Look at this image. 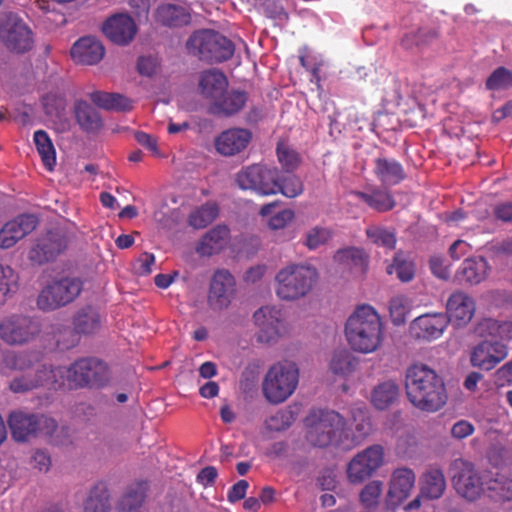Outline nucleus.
Instances as JSON below:
<instances>
[{
  "label": "nucleus",
  "instance_id": "5fc2aeb1",
  "mask_svg": "<svg viewBox=\"0 0 512 512\" xmlns=\"http://www.w3.org/2000/svg\"><path fill=\"white\" fill-rule=\"evenodd\" d=\"M332 237V232L329 228L322 226H315L307 231L305 235L304 245L309 250H315L320 246L326 244Z\"/></svg>",
  "mask_w": 512,
  "mask_h": 512
},
{
  "label": "nucleus",
  "instance_id": "412c9836",
  "mask_svg": "<svg viewBox=\"0 0 512 512\" xmlns=\"http://www.w3.org/2000/svg\"><path fill=\"white\" fill-rule=\"evenodd\" d=\"M248 99L249 95L246 91L226 89L209 103L208 113L221 118L233 117L245 107Z\"/></svg>",
  "mask_w": 512,
  "mask_h": 512
},
{
  "label": "nucleus",
  "instance_id": "c756f323",
  "mask_svg": "<svg viewBox=\"0 0 512 512\" xmlns=\"http://www.w3.org/2000/svg\"><path fill=\"white\" fill-rule=\"evenodd\" d=\"M489 265L483 257L465 259L456 272V279L460 284H478L488 274Z\"/></svg>",
  "mask_w": 512,
  "mask_h": 512
},
{
  "label": "nucleus",
  "instance_id": "72a5a7b5",
  "mask_svg": "<svg viewBox=\"0 0 512 512\" xmlns=\"http://www.w3.org/2000/svg\"><path fill=\"white\" fill-rule=\"evenodd\" d=\"M74 115L77 124L87 133H96L102 127L99 112L87 101L77 100L74 104Z\"/></svg>",
  "mask_w": 512,
  "mask_h": 512
},
{
  "label": "nucleus",
  "instance_id": "f704fd0d",
  "mask_svg": "<svg viewBox=\"0 0 512 512\" xmlns=\"http://www.w3.org/2000/svg\"><path fill=\"white\" fill-rule=\"evenodd\" d=\"M334 261L343 270H348L355 275L363 274L367 268V257L364 251L355 247L338 250L334 255Z\"/></svg>",
  "mask_w": 512,
  "mask_h": 512
},
{
  "label": "nucleus",
  "instance_id": "774afa93",
  "mask_svg": "<svg viewBox=\"0 0 512 512\" xmlns=\"http://www.w3.org/2000/svg\"><path fill=\"white\" fill-rule=\"evenodd\" d=\"M495 383L498 386H505L512 384V359L506 362L503 366L498 368L495 373Z\"/></svg>",
  "mask_w": 512,
  "mask_h": 512
},
{
  "label": "nucleus",
  "instance_id": "6e6552de",
  "mask_svg": "<svg viewBox=\"0 0 512 512\" xmlns=\"http://www.w3.org/2000/svg\"><path fill=\"white\" fill-rule=\"evenodd\" d=\"M83 282L75 277H62L48 282L39 292L36 305L43 312H52L72 303L81 293Z\"/></svg>",
  "mask_w": 512,
  "mask_h": 512
},
{
  "label": "nucleus",
  "instance_id": "9b49d317",
  "mask_svg": "<svg viewBox=\"0 0 512 512\" xmlns=\"http://www.w3.org/2000/svg\"><path fill=\"white\" fill-rule=\"evenodd\" d=\"M452 483L459 496L476 501L486 491L485 480L475 470L474 465L462 458L452 461L450 466Z\"/></svg>",
  "mask_w": 512,
  "mask_h": 512
},
{
  "label": "nucleus",
  "instance_id": "2f4dec72",
  "mask_svg": "<svg viewBox=\"0 0 512 512\" xmlns=\"http://www.w3.org/2000/svg\"><path fill=\"white\" fill-rule=\"evenodd\" d=\"M227 87V77L220 70L208 69L201 72L199 89L202 96L210 102L214 101Z\"/></svg>",
  "mask_w": 512,
  "mask_h": 512
},
{
  "label": "nucleus",
  "instance_id": "e2e57ef3",
  "mask_svg": "<svg viewBox=\"0 0 512 512\" xmlns=\"http://www.w3.org/2000/svg\"><path fill=\"white\" fill-rule=\"evenodd\" d=\"M159 61L156 56H141L137 62L138 72L147 77H151L157 73Z\"/></svg>",
  "mask_w": 512,
  "mask_h": 512
},
{
  "label": "nucleus",
  "instance_id": "c85d7f7f",
  "mask_svg": "<svg viewBox=\"0 0 512 512\" xmlns=\"http://www.w3.org/2000/svg\"><path fill=\"white\" fill-rule=\"evenodd\" d=\"M373 172L384 187L397 185L406 177L402 164L387 157H377L374 160Z\"/></svg>",
  "mask_w": 512,
  "mask_h": 512
},
{
  "label": "nucleus",
  "instance_id": "3c124183",
  "mask_svg": "<svg viewBox=\"0 0 512 512\" xmlns=\"http://www.w3.org/2000/svg\"><path fill=\"white\" fill-rule=\"evenodd\" d=\"M279 174L277 193L283 194L288 198H295L304 191V185L301 179L293 173Z\"/></svg>",
  "mask_w": 512,
  "mask_h": 512
},
{
  "label": "nucleus",
  "instance_id": "49530a36",
  "mask_svg": "<svg viewBox=\"0 0 512 512\" xmlns=\"http://www.w3.org/2000/svg\"><path fill=\"white\" fill-rule=\"evenodd\" d=\"M191 22V15L186 8L180 5H162V26L180 28Z\"/></svg>",
  "mask_w": 512,
  "mask_h": 512
},
{
  "label": "nucleus",
  "instance_id": "4be33fe9",
  "mask_svg": "<svg viewBox=\"0 0 512 512\" xmlns=\"http://www.w3.org/2000/svg\"><path fill=\"white\" fill-rule=\"evenodd\" d=\"M236 281L226 269L217 270L211 280L209 303L214 309L226 308L234 295Z\"/></svg>",
  "mask_w": 512,
  "mask_h": 512
},
{
  "label": "nucleus",
  "instance_id": "a18cd8bd",
  "mask_svg": "<svg viewBox=\"0 0 512 512\" xmlns=\"http://www.w3.org/2000/svg\"><path fill=\"white\" fill-rule=\"evenodd\" d=\"M359 364L350 351L346 349L335 351L330 361V369L335 375L348 376L354 372Z\"/></svg>",
  "mask_w": 512,
  "mask_h": 512
},
{
  "label": "nucleus",
  "instance_id": "09e8293b",
  "mask_svg": "<svg viewBox=\"0 0 512 512\" xmlns=\"http://www.w3.org/2000/svg\"><path fill=\"white\" fill-rule=\"evenodd\" d=\"M276 155L283 173L295 172L302 162L299 153L282 142L276 146Z\"/></svg>",
  "mask_w": 512,
  "mask_h": 512
},
{
  "label": "nucleus",
  "instance_id": "f03ea898",
  "mask_svg": "<svg viewBox=\"0 0 512 512\" xmlns=\"http://www.w3.org/2000/svg\"><path fill=\"white\" fill-rule=\"evenodd\" d=\"M345 337L351 349L363 354L376 351L383 341V322L370 305H359L345 323Z\"/></svg>",
  "mask_w": 512,
  "mask_h": 512
},
{
  "label": "nucleus",
  "instance_id": "79ce46f5",
  "mask_svg": "<svg viewBox=\"0 0 512 512\" xmlns=\"http://www.w3.org/2000/svg\"><path fill=\"white\" fill-rule=\"evenodd\" d=\"M219 215V206L216 202H206L194 209L188 216V224L194 229H204Z\"/></svg>",
  "mask_w": 512,
  "mask_h": 512
},
{
  "label": "nucleus",
  "instance_id": "cd10ccee",
  "mask_svg": "<svg viewBox=\"0 0 512 512\" xmlns=\"http://www.w3.org/2000/svg\"><path fill=\"white\" fill-rule=\"evenodd\" d=\"M51 367L42 364L34 374H23L12 378L9 390L14 394H23L44 386L52 378Z\"/></svg>",
  "mask_w": 512,
  "mask_h": 512
},
{
  "label": "nucleus",
  "instance_id": "37998d69",
  "mask_svg": "<svg viewBox=\"0 0 512 512\" xmlns=\"http://www.w3.org/2000/svg\"><path fill=\"white\" fill-rule=\"evenodd\" d=\"M488 496L498 501H512V479L502 474L485 480Z\"/></svg>",
  "mask_w": 512,
  "mask_h": 512
},
{
  "label": "nucleus",
  "instance_id": "052dcab7",
  "mask_svg": "<svg viewBox=\"0 0 512 512\" xmlns=\"http://www.w3.org/2000/svg\"><path fill=\"white\" fill-rule=\"evenodd\" d=\"M156 257L153 253L143 252L132 264V271L138 276H147L152 272Z\"/></svg>",
  "mask_w": 512,
  "mask_h": 512
},
{
  "label": "nucleus",
  "instance_id": "4d7b16f0",
  "mask_svg": "<svg viewBox=\"0 0 512 512\" xmlns=\"http://www.w3.org/2000/svg\"><path fill=\"white\" fill-rule=\"evenodd\" d=\"M383 483L381 481H371L365 485L360 493V501L366 508L375 507L379 503L382 493Z\"/></svg>",
  "mask_w": 512,
  "mask_h": 512
},
{
  "label": "nucleus",
  "instance_id": "c03bdc74",
  "mask_svg": "<svg viewBox=\"0 0 512 512\" xmlns=\"http://www.w3.org/2000/svg\"><path fill=\"white\" fill-rule=\"evenodd\" d=\"M110 495L105 484L95 485L89 492L84 504V512H109Z\"/></svg>",
  "mask_w": 512,
  "mask_h": 512
},
{
  "label": "nucleus",
  "instance_id": "4c0bfd02",
  "mask_svg": "<svg viewBox=\"0 0 512 512\" xmlns=\"http://www.w3.org/2000/svg\"><path fill=\"white\" fill-rule=\"evenodd\" d=\"M148 483L138 481L131 484L117 503V509L121 512H132L138 509L146 496Z\"/></svg>",
  "mask_w": 512,
  "mask_h": 512
},
{
  "label": "nucleus",
  "instance_id": "7c9ffc66",
  "mask_svg": "<svg viewBox=\"0 0 512 512\" xmlns=\"http://www.w3.org/2000/svg\"><path fill=\"white\" fill-rule=\"evenodd\" d=\"M416 476L412 469L402 467L393 471L390 486L389 496L397 502L406 499L415 486Z\"/></svg>",
  "mask_w": 512,
  "mask_h": 512
},
{
  "label": "nucleus",
  "instance_id": "39448f33",
  "mask_svg": "<svg viewBox=\"0 0 512 512\" xmlns=\"http://www.w3.org/2000/svg\"><path fill=\"white\" fill-rule=\"evenodd\" d=\"M307 440L317 447L339 444L345 433V419L333 410H314L306 418Z\"/></svg>",
  "mask_w": 512,
  "mask_h": 512
},
{
  "label": "nucleus",
  "instance_id": "0e129e2a",
  "mask_svg": "<svg viewBox=\"0 0 512 512\" xmlns=\"http://www.w3.org/2000/svg\"><path fill=\"white\" fill-rule=\"evenodd\" d=\"M294 218V212L291 209L279 211L268 220V226L273 230L285 228Z\"/></svg>",
  "mask_w": 512,
  "mask_h": 512
},
{
  "label": "nucleus",
  "instance_id": "8fccbe9b",
  "mask_svg": "<svg viewBox=\"0 0 512 512\" xmlns=\"http://www.w3.org/2000/svg\"><path fill=\"white\" fill-rule=\"evenodd\" d=\"M387 273H396L401 282H410L415 275L414 263L408 260L403 252H397L394 255L392 264L387 266Z\"/></svg>",
  "mask_w": 512,
  "mask_h": 512
},
{
  "label": "nucleus",
  "instance_id": "e433bc0d",
  "mask_svg": "<svg viewBox=\"0 0 512 512\" xmlns=\"http://www.w3.org/2000/svg\"><path fill=\"white\" fill-rule=\"evenodd\" d=\"M446 489V479L443 471L432 467L422 477L421 494L429 499H439Z\"/></svg>",
  "mask_w": 512,
  "mask_h": 512
},
{
  "label": "nucleus",
  "instance_id": "6e6d98bb",
  "mask_svg": "<svg viewBox=\"0 0 512 512\" xmlns=\"http://www.w3.org/2000/svg\"><path fill=\"white\" fill-rule=\"evenodd\" d=\"M18 276L10 266L0 265V306L6 301L8 293L17 286Z\"/></svg>",
  "mask_w": 512,
  "mask_h": 512
},
{
  "label": "nucleus",
  "instance_id": "338daca9",
  "mask_svg": "<svg viewBox=\"0 0 512 512\" xmlns=\"http://www.w3.org/2000/svg\"><path fill=\"white\" fill-rule=\"evenodd\" d=\"M31 464L40 472H47L52 464L51 457L45 450L38 449L31 457Z\"/></svg>",
  "mask_w": 512,
  "mask_h": 512
},
{
  "label": "nucleus",
  "instance_id": "ea45409f",
  "mask_svg": "<svg viewBox=\"0 0 512 512\" xmlns=\"http://www.w3.org/2000/svg\"><path fill=\"white\" fill-rule=\"evenodd\" d=\"M438 36V31L434 28H419L417 31L405 34L401 39V46L405 50H422L436 41Z\"/></svg>",
  "mask_w": 512,
  "mask_h": 512
},
{
  "label": "nucleus",
  "instance_id": "bb28decb",
  "mask_svg": "<svg viewBox=\"0 0 512 512\" xmlns=\"http://www.w3.org/2000/svg\"><path fill=\"white\" fill-rule=\"evenodd\" d=\"M70 53L72 59L78 64L95 65L103 59L105 48L95 37L85 36L73 44Z\"/></svg>",
  "mask_w": 512,
  "mask_h": 512
},
{
  "label": "nucleus",
  "instance_id": "a211bd4d",
  "mask_svg": "<svg viewBox=\"0 0 512 512\" xmlns=\"http://www.w3.org/2000/svg\"><path fill=\"white\" fill-rule=\"evenodd\" d=\"M253 139L251 130L232 127L222 131L214 139V148L224 157H233L243 153Z\"/></svg>",
  "mask_w": 512,
  "mask_h": 512
},
{
  "label": "nucleus",
  "instance_id": "4468645a",
  "mask_svg": "<svg viewBox=\"0 0 512 512\" xmlns=\"http://www.w3.org/2000/svg\"><path fill=\"white\" fill-rule=\"evenodd\" d=\"M73 328L63 327L60 333L67 334L69 339L59 337L60 346L63 349H70L79 342L80 335L90 336L100 331L102 327V317L98 309L93 306H85L79 309L73 316Z\"/></svg>",
  "mask_w": 512,
  "mask_h": 512
},
{
  "label": "nucleus",
  "instance_id": "1a4fd4ad",
  "mask_svg": "<svg viewBox=\"0 0 512 512\" xmlns=\"http://www.w3.org/2000/svg\"><path fill=\"white\" fill-rule=\"evenodd\" d=\"M67 380L75 388L100 389L108 385L110 370L108 365L98 358H81L68 368Z\"/></svg>",
  "mask_w": 512,
  "mask_h": 512
},
{
  "label": "nucleus",
  "instance_id": "393cba45",
  "mask_svg": "<svg viewBox=\"0 0 512 512\" xmlns=\"http://www.w3.org/2000/svg\"><path fill=\"white\" fill-rule=\"evenodd\" d=\"M231 241L230 229L220 224L208 230L198 241L195 251L202 257H211L224 251Z\"/></svg>",
  "mask_w": 512,
  "mask_h": 512
},
{
  "label": "nucleus",
  "instance_id": "f257e3e1",
  "mask_svg": "<svg viewBox=\"0 0 512 512\" xmlns=\"http://www.w3.org/2000/svg\"><path fill=\"white\" fill-rule=\"evenodd\" d=\"M404 385L408 401L422 412H437L447 403L448 394L443 378L427 364L415 362L409 365Z\"/></svg>",
  "mask_w": 512,
  "mask_h": 512
},
{
  "label": "nucleus",
  "instance_id": "a19ab883",
  "mask_svg": "<svg viewBox=\"0 0 512 512\" xmlns=\"http://www.w3.org/2000/svg\"><path fill=\"white\" fill-rule=\"evenodd\" d=\"M33 140L44 167L48 171H53L56 165V151L49 135L44 130H37L34 132Z\"/></svg>",
  "mask_w": 512,
  "mask_h": 512
},
{
  "label": "nucleus",
  "instance_id": "aec40b11",
  "mask_svg": "<svg viewBox=\"0 0 512 512\" xmlns=\"http://www.w3.org/2000/svg\"><path fill=\"white\" fill-rule=\"evenodd\" d=\"M103 34L114 44L126 46L137 33V26L131 16L119 13L110 16L102 25Z\"/></svg>",
  "mask_w": 512,
  "mask_h": 512
},
{
  "label": "nucleus",
  "instance_id": "6ab92c4d",
  "mask_svg": "<svg viewBox=\"0 0 512 512\" xmlns=\"http://www.w3.org/2000/svg\"><path fill=\"white\" fill-rule=\"evenodd\" d=\"M66 248V237L59 232L50 231L37 239L28 257L32 263L42 265L55 260Z\"/></svg>",
  "mask_w": 512,
  "mask_h": 512
},
{
  "label": "nucleus",
  "instance_id": "ddd939ff",
  "mask_svg": "<svg viewBox=\"0 0 512 512\" xmlns=\"http://www.w3.org/2000/svg\"><path fill=\"white\" fill-rule=\"evenodd\" d=\"M279 170L261 164L248 166L236 175V182L243 190L251 189L262 195L277 194Z\"/></svg>",
  "mask_w": 512,
  "mask_h": 512
},
{
  "label": "nucleus",
  "instance_id": "0eeeda50",
  "mask_svg": "<svg viewBox=\"0 0 512 512\" xmlns=\"http://www.w3.org/2000/svg\"><path fill=\"white\" fill-rule=\"evenodd\" d=\"M7 424L16 442H27L41 435L50 436L58 426L50 417L21 409L9 413Z\"/></svg>",
  "mask_w": 512,
  "mask_h": 512
},
{
  "label": "nucleus",
  "instance_id": "bf43d9fd",
  "mask_svg": "<svg viewBox=\"0 0 512 512\" xmlns=\"http://www.w3.org/2000/svg\"><path fill=\"white\" fill-rule=\"evenodd\" d=\"M292 413L287 410L277 411L266 420V426L271 431H283L292 424Z\"/></svg>",
  "mask_w": 512,
  "mask_h": 512
},
{
  "label": "nucleus",
  "instance_id": "7ed1b4c3",
  "mask_svg": "<svg viewBox=\"0 0 512 512\" xmlns=\"http://www.w3.org/2000/svg\"><path fill=\"white\" fill-rule=\"evenodd\" d=\"M318 278L317 269L310 264H289L275 276L276 295L287 301L303 298L312 291Z\"/></svg>",
  "mask_w": 512,
  "mask_h": 512
},
{
  "label": "nucleus",
  "instance_id": "c9c22d12",
  "mask_svg": "<svg viewBox=\"0 0 512 512\" xmlns=\"http://www.w3.org/2000/svg\"><path fill=\"white\" fill-rule=\"evenodd\" d=\"M399 397V386L393 380L376 385L371 393V403L378 410H385L393 405Z\"/></svg>",
  "mask_w": 512,
  "mask_h": 512
},
{
  "label": "nucleus",
  "instance_id": "13d9d810",
  "mask_svg": "<svg viewBox=\"0 0 512 512\" xmlns=\"http://www.w3.org/2000/svg\"><path fill=\"white\" fill-rule=\"evenodd\" d=\"M475 333L484 339L500 340V321L492 318L482 319L477 323Z\"/></svg>",
  "mask_w": 512,
  "mask_h": 512
},
{
  "label": "nucleus",
  "instance_id": "423d86ee",
  "mask_svg": "<svg viewBox=\"0 0 512 512\" xmlns=\"http://www.w3.org/2000/svg\"><path fill=\"white\" fill-rule=\"evenodd\" d=\"M299 382V370L295 363L284 361L271 366L264 377L262 391L265 398L273 404L286 401L296 390Z\"/></svg>",
  "mask_w": 512,
  "mask_h": 512
},
{
  "label": "nucleus",
  "instance_id": "de8ad7c7",
  "mask_svg": "<svg viewBox=\"0 0 512 512\" xmlns=\"http://www.w3.org/2000/svg\"><path fill=\"white\" fill-rule=\"evenodd\" d=\"M37 357L34 353L21 351L7 352L3 357V365L9 370L26 371L34 367Z\"/></svg>",
  "mask_w": 512,
  "mask_h": 512
},
{
  "label": "nucleus",
  "instance_id": "680f3d73",
  "mask_svg": "<svg viewBox=\"0 0 512 512\" xmlns=\"http://www.w3.org/2000/svg\"><path fill=\"white\" fill-rule=\"evenodd\" d=\"M354 422L355 432L357 433L355 438L363 439L370 434L372 430L371 421L364 411L359 410L354 414Z\"/></svg>",
  "mask_w": 512,
  "mask_h": 512
},
{
  "label": "nucleus",
  "instance_id": "dca6fc26",
  "mask_svg": "<svg viewBox=\"0 0 512 512\" xmlns=\"http://www.w3.org/2000/svg\"><path fill=\"white\" fill-rule=\"evenodd\" d=\"M508 352L502 341L484 339L471 348L469 361L472 367L491 371L507 358Z\"/></svg>",
  "mask_w": 512,
  "mask_h": 512
},
{
  "label": "nucleus",
  "instance_id": "473e14b6",
  "mask_svg": "<svg viewBox=\"0 0 512 512\" xmlns=\"http://www.w3.org/2000/svg\"><path fill=\"white\" fill-rule=\"evenodd\" d=\"M351 194L377 212H387L396 206L393 195L384 189L372 188L368 191H352Z\"/></svg>",
  "mask_w": 512,
  "mask_h": 512
},
{
  "label": "nucleus",
  "instance_id": "9d476101",
  "mask_svg": "<svg viewBox=\"0 0 512 512\" xmlns=\"http://www.w3.org/2000/svg\"><path fill=\"white\" fill-rule=\"evenodd\" d=\"M41 333L39 320L25 315H11L0 321V339L9 346L33 342Z\"/></svg>",
  "mask_w": 512,
  "mask_h": 512
},
{
  "label": "nucleus",
  "instance_id": "603ef678",
  "mask_svg": "<svg viewBox=\"0 0 512 512\" xmlns=\"http://www.w3.org/2000/svg\"><path fill=\"white\" fill-rule=\"evenodd\" d=\"M485 87L490 91H500L511 88L512 71L503 66L496 68L486 79Z\"/></svg>",
  "mask_w": 512,
  "mask_h": 512
},
{
  "label": "nucleus",
  "instance_id": "58836bf2",
  "mask_svg": "<svg viewBox=\"0 0 512 512\" xmlns=\"http://www.w3.org/2000/svg\"><path fill=\"white\" fill-rule=\"evenodd\" d=\"M90 99L96 106L105 110L129 111L132 109L131 100L119 93L94 91L90 93Z\"/></svg>",
  "mask_w": 512,
  "mask_h": 512
},
{
  "label": "nucleus",
  "instance_id": "864d4df0",
  "mask_svg": "<svg viewBox=\"0 0 512 512\" xmlns=\"http://www.w3.org/2000/svg\"><path fill=\"white\" fill-rule=\"evenodd\" d=\"M367 237L375 244L383 246L387 249H394L396 245V235L380 226H370L366 229Z\"/></svg>",
  "mask_w": 512,
  "mask_h": 512
},
{
  "label": "nucleus",
  "instance_id": "b1692460",
  "mask_svg": "<svg viewBox=\"0 0 512 512\" xmlns=\"http://www.w3.org/2000/svg\"><path fill=\"white\" fill-rule=\"evenodd\" d=\"M474 300L464 292H454L450 295L446 304V314L448 323L456 327L466 326L475 313Z\"/></svg>",
  "mask_w": 512,
  "mask_h": 512
},
{
  "label": "nucleus",
  "instance_id": "a878e982",
  "mask_svg": "<svg viewBox=\"0 0 512 512\" xmlns=\"http://www.w3.org/2000/svg\"><path fill=\"white\" fill-rule=\"evenodd\" d=\"M448 325L443 313H427L415 318L410 326L412 334L419 339L434 340L439 338Z\"/></svg>",
  "mask_w": 512,
  "mask_h": 512
},
{
  "label": "nucleus",
  "instance_id": "f3484780",
  "mask_svg": "<svg viewBox=\"0 0 512 512\" xmlns=\"http://www.w3.org/2000/svg\"><path fill=\"white\" fill-rule=\"evenodd\" d=\"M259 330L256 339L260 343L270 344L276 342L284 331L283 318L280 309L275 307H261L253 315Z\"/></svg>",
  "mask_w": 512,
  "mask_h": 512
},
{
  "label": "nucleus",
  "instance_id": "2eb2a0df",
  "mask_svg": "<svg viewBox=\"0 0 512 512\" xmlns=\"http://www.w3.org/2000/svg\"><path fill=\"white\" fill-rule=\"evenodd\" d=\"M384 463V449L374 444L357 453L347 466V477L352 484H361L372 477Z\"/></svg>",
  "mask_w": 512,
  "mask_h": 512
},
{
  "label": "nucleus",
  "instance_id": "69168bd1",
  "mask_svg": "<svg viewBox=\"0 0 512 512\" xmlns=\"http://www.w3.org/2000/svg\"><path fill=\"white\" fill-rule=\"evenodd\" d=\"M389 310L395 324H401L405 322L406 307L402 297L392 298L389 304Z\"/></svg>",
  "mask_w": 512,
  "mask_h": 512
},
{
  "label": "nucleus",
  "instance_id": "f8f14e48",
  "mask_svg": "<svg viewBox=\"0 0 512 512\" xmlns=\"http://www.w3.org/2000/svg\"><path fill=\"white\" fill-rule=\"evenodd\" d=\"M0 40L10 52L16 54H24L34 45L32 30L14 13H8L1 22Z\"/></svg>",
  "mask_w": 512,
  "mask_h": 512
},
{
  "label": "nucleus",
  "instance_id": "20e7f679",
  "mask_svg": "<svg viewBox=\"0 0 512 512\" xmlns=\"http://www.w3.org/2000/svg\"><path fill=\"white\" fill-rule=\"evenodd\" d=\"M189 55L206 63H222L231 59L234 43L221 33L211 29L193 32L185 44Z\"/></svg>",
  "mask_w": 512,
  "mask_h": 512
},
{
  "label": "nucleus",
  "instance_id": "5701e85b",
  "mask_svg": "<svg viewBox=\"0 0 512 512\" xmlns=\"http://www.w3.org/2000/svg\"><path fill=\"white\" fill-rule=\"evenodd\" d=\"M38 219L32 214H21L0 229V248L9 249L37 227Z\"/></svg>",
  "mask_w": 512,
  "mask_h": 512
}]
</instances>
